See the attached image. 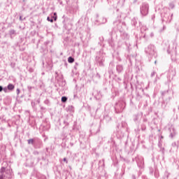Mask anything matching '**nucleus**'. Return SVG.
Returning <instances> with one entry per match:
<instances>
[{"label":"nucleus","mask_w":179,"mask_h":179,"mask_svg":"<svg viewBox=\"0 0 179 179\" xmlns=\"http://www.w3.org/2000/svg\"><path fill=\"white\" fill-rule=\"evenodd\" d=\"M13 177L12 170L1 167L0 169V179H12Z\"/></svg>","instance_id":"1"},{"label":"nucleus","mask_w":179,"mask_h":179,"mask_svg":"<svg viewBox=\"0 0 179 179\" xmlns=\"http://www.w3.org/2000/svg\"><path fill=\"white\" fill-rule=\"evenodd\" d=\"M145 52L149 58H156L157 57V52L154 45H149L145 49Z\"/></svg>","instance_id":"2"},{"label":"nucleus","mask_w":179,"mask_h":179,"mask_svg":"<svg viewBox=\"0 0 179 179\" xmlns=\"http://www.w3.org/2000/svg\"><path fill=\"white\" fill-rule=\"evenodd\" d=\"M140 10L143 16H146L149 12V5L146 3H143L140 8Z\"/></svg>","instance_id":"3"},{"label":"nucleus","mask_w":179,"mask_h":179,"mask_svg":"<svg viewBox=\"0 0 179 179\" xmlns=\"http://www.w3.org/2000/svg\"><path fill=\"white\" fill-rule=\"evenodd\" d=\"M123 69H124V68L122 67V65H117V66H116V70L117 71V72H118L119 73H120V72H122Z\"/></svg>","instance_id":"4"},{"label":"nucleus","mask_w":179,"mask_h":179,"mask_svg":"<svg viewBox=\"0 0 179 179\" xmlns=\"http://www.w3.org/2000/svg\"><path fill=\"white\" fill-rule=\"evenodd\" d=\"M9 34H10L11 38H12L13 36H16V31H15V29H10L9 31Z\"/></svg>","instance_id":"5"},{"label":"nucleus","mask_w":179,"mask_h":179,"mask_svg":"<svg viewBox=\"0 0 179 179\" xmlns=\"http://www.w3.org/2000/svg\"><path fill=\"white\" fill-rule=\"evenodd\" d=\"M27 142H28V145H32V146H34V138L27 140Z\"/></svg>","instance_id":"6"},{"label":"nucleus","mask_w":179,"mask_h":179,"mask_svg":"<svg viewBox=\"0 0 179 179\" xmlns=\"http://www.w3.org/2000/svg\"><path fill=\"white\" fill-rule=\"evenodd\" d=\"M7 89L8 90H13V89H15V85H13V84H8V85L7 86Z\"/></svg>","instance_id":"7"},{"label":"nucleus","mask_w":179,"mask_h":179,"mask_svg":"<svg viewBox=\"0 0 179 179\" xmlns=\"http://www.w3.org/2000/svg\"><path fill=\"white\" fill-rule=\"evenodd\" d=\"M68 62L69 64H73V62H75V59H73V57H69L68 58Z\"/></svg>","instance_id":"8"},{"label":"nucleus","mask_w":179,"mask_h":179,"mask_svg":"<svg viewBox=\"0 0 179 179\" xmlns=\"http://www.w3.org/2000/svg\"><path fill=\"white\" fill-rule=\"evenodd\" d=\"M67 100H68V98L66 96H62V103H66Z\"/></svg>","instance_id":"9"},{"label":"nucleus","mask_w":179,"mask_h":179,"mask_svg":"<svg viewBox=\"0 0 179 179\" xmlns=\"http://www.w3.org/2000/svg\"><path fill=\"white\" fill-rule=\"evenodd\" d=\"M100 23H101L102 24L104 23H107V19L105 17H102V20L100 21Z\"/></svg>","instance_id":"10"},{"label":"nucleus","mask_w":179,"mask_h":179,"mask_svg":"<svg viewBox=\"0 0 179 179\" xmlns=\"http://www.w3.org/2000/svg\"><path fill=\"white\" fill-rule=\"evenodd\" d=\"M52 19H53L55 21H57V13H54V16L52 17Z\"/></svg>","instance_id":"11"},{"label":"nucleus","mask_w":179,"mask_h":179,"mask_svg":"<svg viewBox=\"0 0 179 179\" xmlns=\"http://www.w3.org/2000/svg\"><path fill=\"white\" fill-rule=\"evenodd\" d=\"M47 20L48 22H50L51 23H52L54 22V20L52 18H50V17H47Z\"/></svg>","instance_id":"12"},{"label":"nucleus","mask_w":179,"mask_h":179,"mask_svg":"<svg viewBox=\"0 0 179 179\" xmlns=\"http://www.w3.org/2000/svg\"><path fill=\"white\" fill-rule=\"evenodd\" d=\"M141 129H142L143 131H145V129H146V126L143 125V126L141 127Z\"/></svg>","instance_id":"13"},{"label":"nucleus","mask_w":179,"mask_h":179,"mask_svg":"<svg viewBox=\"0 0 179 179\" xmlns=\"http://www.w3.org/2000/svg\"><path fill=\"white\" fill-rule=\"evenodd\" d=\"M150 36V37H155V34L153 32H151Z\"/></svg>","instance_id":"14"},{"label":"nucleus","mask_w":179,"mask_h":179,"mask_svg":"<svg viewBox=\"0 0 179 179\" xmlns=\"http://www.w3.org/2000/svg\"><path fill=\"white\" fill-rule=\"evenodd\" d=\"M63 162H65L66 164H68V160H66V158H64Z\"/></svg>","instance_id":"15"},{"label":"nucleus","mask_w":179,"mask_h":179,"mask_svg":"<svg viewBox=\"0 0 179 179\" xmlns=\"http://www.w3.org/2000/svg\"><path fill=\"white\" fill-rule=\"evenodd\" d=\"M3 92H5V93H6L7 90H8V88L5 87L3 89Z\"/></svg>","instance_id":"16"},{"label":"nucleus","mask_w":179,"mask_h":179,"mask_svg":"<svg viewBox=\"0 0 179 179\" xmlns=\"http://www.w3.org/2000/svg\"><path fill=\"white\" fill-rule=\"evenodd\" d=\"M20 93V90L17 89V94H19Z\"/></svg>","instance_id":"17"},{"label":"nucleus","mask_w":179,"mask_h":179,"mask_svg":"<svg viewBox=\"0 0 179 179\" xmlns=\"http://www.w3.org/2000/svg\"><path fill=\"white\" fill-rule=\"evenodd\" d=\"M3 90V87H2V86L0 85V92H2Z\"/></svg>","instance_id":"18"},{"label":"nucleus","mask_w":179,"mask_h":179,"mask_svg":"<svg viewBox=\"0 0 179 179\" xmlns=\"http://www.w3.org/2000/svg\"><path fill=\"white\" fill-rule=\"evenodd\" d=\"M151 76H152V77L155 76V72H152V73H151Z\"/></svg>","instance_id":"19"},{"label":"nucleus","mask_w":179,"mask_h":179,"mask_svg":"<svg viewBox=\"0 0 179 179\" xmlns=\"http://www.w3.org/2000/svg\"><path fill=\"white\" fill-rule=\"evenodd\" d=\"M170 136H171V138H173V137L174 136V134H170Z\"/></svg>","instance_id":"20"},{"label":"nucleus","mask_w":179,"mask_h":179,"mask_svg":"<svg viewBox=\"0 0 179 179\" xmlns=\"http://www.w3.org/2000/svg\"><path fill=\"white\" fill-rule=\"evenodd\" d=\"M157 61H155V64H157Z\"/></svg>","instance_id":"21"},{"label":"nucleus","mask_w":179,"mask_h":179,"mask_svg":"<svg viewBox=\"0 0 179 179\" xmlns=\"http://www.w3.org/2000/svg\"><path fill=\"white\" fill-rule=\"evenodd\" d=\"M161 138L163 139V136H161Z\"/></svg>","instance_id":"22"},{"label":"nucleus","mask_w":179,"mask_h":179,"mask_svg":"<svg viewBox=\"0 0 179 179\" xmlns=\"http://www.w3.org/2000/svg\"><path fill=\"white\" fill-rule=\"evenodd\" d=\"M173 145H176V143H174V144H173Z\"/></svg>","instance_id":"23"},{"label":"nucleus","mask_w":179,"mask_h":179,"mask_svg":"<svg viewBox=\"0 0 179 179\" xmlns=\"http://www.w3.org/2000/svg\"><path fill=\"white\" fill-rule=\"evenodd\" d=\"M173 145H176V143H174V144H173Z\"/></svg>","instance_id":"24"},{"label":"nucleus","mask_w":179,"mask_h":179,"mask_svg":"<svg viewBox=\"0 0 179 179\" xmlns=\"http://www.w3.org/2000/svg\"><path fill=\"white\" fill-rule=\"evenodd\" d=\"M171 17H173V14L171 15Z\"/></svg>","instance_id":"25"},{"label":"nucleus","mask_w":179,"mask_h":179,"mask_svg":"<svg viewBox=\"0 0 179 179\" xmlns=\"http://www.w3.org/2000/svg\"><path fill=\"white\" fill-rule=\"evenodd\" d=\"M38 103H40V101H38Z\"/></svg>","instance_id":"26"},{"label":"nucleus","mask_w":179,"mask_h":179,"mask_svg":"<svg viewBox=\"0 0 179 179\" xmlns=\"http://www.w3.org/2000/svg\"><path fill=\"white\" fill-rule=\"evenodd\" d=\"M144 121H147L146 120H144Z\"/></svg>","instance_id":"27"}]
</instances>
